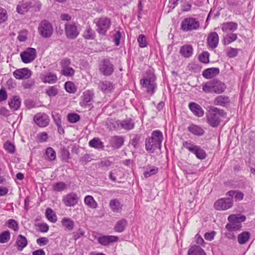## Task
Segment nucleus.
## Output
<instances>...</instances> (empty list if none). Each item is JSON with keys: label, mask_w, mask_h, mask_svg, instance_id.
Segmentation results:
<instances>
[{"label": "nucleus", "mask_w": 255, "mask_h": 255, "mask_svg": "<svg viewBox=\"0 0 255 255\" xmlns=\"http://www.w3.org/2000/svg\"><path fill=\"white\" fill-rule=\"evenodd\" d=\"M38 230L42 233H46L49 230V226L46 223H38Z\"/></svg>", "instance_id": "nucleus-61"}, {"label": "nucleus", "mask_w": 255, "mask_h": 255, "mask_svg": "<svg viewBox=\"0 0 255 255\" xmlns=\"http://www.w3.org/2000/svg\"><path fill=\"white\" fill-rule=\"evenodd\" d=\"M66 188V184L62 182L56 183L53 186V190L56 192H61Z\"/></svg>", "instance_id": "nucleus-55"}, {"label": "nucleus", "mask_w": 255, "mask_h": 255, "mask_svg": "<svg viewBox=\"0 0 255 255\" xmlns=\"http://www.w3.org/2000/svg\"><path fill=\"white\" fill-rule=\"evenodd\" d=\"M238 38V36L236 33H229L224 37L223 40L224 45H227L231 44V43L236 41Z\"/></svg>", "instance_id": "nucleus-38"}, {"label": "nucleus", "mask_w": 255, "mask_h": 255, "mask_svg": "<svg viewBox=\"0 0 255 255\" xmlns=\"http://www.w3.org/2000/svg\"><path fill=\"white\" fill-rule=\"evenodd\" d=\"M230 100L228 96L220 95L216 97L214 100V104L216 106H220L226 107L230 105Z\"/></svg>", "instance_id": "nucleus-21"}, {"label": "nucleus", "mask_w": 255, "mask_h": 255, "mask_svg": "<svg viewBox=\"0 0 255 255\" xmlns=\"http://www.w3.org/2000/svg\"><path fill=\"white\" fill-rule=\"evenodd\" d=\"M200 22L196 18L189 17L184 18L181 23V29L183 31L196 30L199 28Z\"/></svg>", "instance_id": "nucleus-7"}, {"label": "nucleus", "mask_w": 255, "mask_h": 255, "mask_svg": "<svg viewBox=\"0 0 255 255\" xmlns=\"http://www.w3.org/2000/svg\"><path fill=\"white\" fill-rule=\"evenodd\" d=\"M83 36L87 39H93L95 37V32L90 27L87 28L84 33Z\"/></svg>", "instance_id": "nucleus-51"}, {"label": "nucleus", "mask_w": 255, "mask_h": 255, "mask_svg": "<svg viewBox=\"0 0 255 255\" xmlns=\"http://www.w3.org/2000/svg\"><path fill=\"white\" fill-rule=\"evenodd\" d=\"M238 24L236 22L230 21L224 22L222 25V30L225 33L229 32H233L238 29Z\"/></svg>", "instance_id": "nucleus-24"}, {"label": "nucleus", "mask_w": 255, "mask_h": 255, "mask_svg": "<svg viewBox=\"0 0 255 255\" xmlns=\"http://www.w3.org/2000/svg\"><path fill=\"white\" fill-rule=\"evenodd\" d=\"M163 139V134L159 130L152 132L150 137L145 139V148L149 152L153 153L157 149H160Z\"/></svg>", "instance_id": "nucleus-1"}, {"label": "nucleus", "mask_w": 255, "mask_h": 255, "mask_svg": "<svg viewBox=\"0 0 255 255\" xmlns=\"http://www.w3.org/2000/svg\"><path fill=\"white\" fill-rule=\"evenodd\" d=\"M65 88L66 91L70 93H74L76 91L74 84L70 81L65 83Z\"/></svg>", "instance_id": "nucleus-49"}, {"label": "nucleus", "mask_w": 255, "mask_h": 255, "mask_svg": "<svg viewBox=\"0 0 255 255\" xmlns=\"http://www.w3.org/2000/svg\"><path fill=\"white\" fill-rule=\"evenodd\" d=\"M71 63V60L68 58H64L60 61L61 73L62 75L66 77H72L75 74V71L70 67Z\"/></svg>", "instance_id": "nucleus-11"}, {"label": "nucleus", "mask_w": 255, "mask_h": 255, "mask_svg": "<svg viewBox=\"0 0 255 255\" xmlns=\"http://www.w3.org/2000/svg\"><path fill=\"white\" fill-rule=\"evenodd\" d=\"M31 75V71L27 68L18 69L13 72L14 77L18 80L27 79Z\"/></svg>", "instance_id": "nucleus-17"}, {"label": "nucleus", "mask_w": 255, "mask_h": 255, "mask_svg": "<svg viewBox=\"0 0 255 255\" xmlns=\"http://www.w3.org/2000/svg\"><path fill=\"white\" fill-rule=\"evenodd\" d=\"M209 54L208 52L204 51L201 53L199 57V60L204 63H207L209 62Z\"/></svg>", "instance_id": "nucleus-57"}, {"label": "nucleus", "mask_w": 255, "mask_h": 255, "mask_svg": "<svg viewBox=\"0 0 255 255\" xmlns=\"http://www.w3.org/2000/svg\"><path fill=\"white\" fill-rule=\"evenodd\" d=\"M193 48L189 45H185L182 46L180 50L181 54L186 58L190 57L193 54Z\"/></svg>", "instance_id": "nucleus-35"}, {"label": "nucleus", "mask_w": 255, "mask_h": 255, "mask_svg": "<svg viewBox=\"0 0 255 255\" xmlns=\"http://www.w3.org/2000/svg\"><path fill=\"white\" fill-rule=\"evenodd\" d=\"M246 219L244 215H231L228 218L230 223L227 224L226 228L231 232L239 230L242 227L241 223L244 222Z\"/></svg>", "instance_id": "nucleus-4"}, {"label": "nucleus", "mask_w": 255, "mask_h": 255, "mask_svg": "<svg viewBox=\"0 0 255 255\" xmlns=\"http://www.w3.org/2000/svg\"><path fill=\"white\" fill-rule=\"evenodd\" d=\"M27 39V31L23 30L19 32L17 39L20 42L25 41Z\"/></svg>", "instance_id": "nucleus-64"}, {"label": "nucleus", "mask_w": 255, "mask_h": 255, "mask_svg": "<svg viewBox=\"0 0 255 255\" xmlns=\"http://www.w3.org/2000/svg\"><path fill=\"white\" fill-rule=\"evenodd\" d=\"M4 148L8 153L12 154L15 150V146L9 141H6L3 145Z\"/></svg>", "instance_id": "nucleus-46"}, {"label": "nucleus", "mask_w": 255, "mask_h": 255, "mask_svg": "<svg viewBox=\"0 0 255 255\" xmlns=\"http://www.w3.org/2000/svg\"><path fill=\"white\" fill-rule=\"evenodd\" d=\"M239 50V49L236 48L229 47L226 51L227 55L230 58L235 57L238 55Z\"/></svg>", "instance_id": "nucleus-50"}, {"label": "nucleus", "mask_w": 255, "mask_h": 255, "mask_svg": "<svg viewBox=\"0 0 255 255\" xmlns=\"http://www.w3.org/2000/svg\"><path fill=\"white\" fill-rule=\"evenodd\" d=\"M94 97V93L93 90H87L85 91L81 97L80 105L84 108L92 105V102Z\"/></svg>", "instance_id": "nucleus-15"}, {"label": "nucleus", "mask_w": 255, "mask_h": 255, "mask_svg": "<svg viewBox=\"0 0 255 255\" xmlns=\"http://www.w3.org/2000/svg\"><path fill=\"white\" fill-rule=\"evenodd\" d=\"M84 203L89 208L96 209L98 206L97 202L95 200L93 196L87 195L84 198Z\"/></svg>", "instance_id": "nucleus-37"}, {"label": "nucleus", "mask_w": 255, "mask_h": 255, "mask_svg": "<svg viewBox=\"0 0 255 255\" xmlns=\"http://www.w3.org/2000/svg\"><path fill=\"white\" fill-rule=\"evenodd\" d=\"M45 215L49 221L52 223H55L57 221V216L51 209L48 208L46 209Z\"/></svg>", "instance_id": "nucleus-43"}, {"label": "nucleus", "mask_w": 255, "mask_h": 255, "mask_svg": "<svg viewBox=\"0 0 255 255\" xmlns=\"http://www.w3.org/2000/svg\"><path fill=\"white\" fill-rule=\"evenodd\" d=\"M41 80L44 83L53 84L56 83L57 81V77L55 74L52 72H48L42 77Z\"/></svg>", "instance_id": "nucleus-29"}, {"label": "nucleus", "mask_w": 255, "mask_h": 255, "mask_svg": "<svg viewBox=\"0 0 255 255\" xmlns=\"http://www.w3.org/2000/svg\"><path fill=\"white\" fill-rule=\"evenodd\" d=\"M49 243V239L46 237H41L36 240V243L42 247L46 245Z\"/></svg>", "instance_id": "nucleus-62"}, {"label": "nucleus", "mask_w": 255, "mask_h": 255, "mask_svg": "<svg viewBox=\"0 0 255 255\" xmlns=\"http://www.w3.org/2000/svg\"><path fill=\"white\" fill-rule=\"evenodd\" d=\"M92 159L93 158L90 154H86L80 157L79 161L82 164H85L87 162L91 161Z\"/></svg>", "instance_id": "nucleus-59"}, {"label": "nucleus", "mask_w": 255, "mask_h": 255, "mask_svg": "<svg viewBox=\"0 0 255 255\" xmlns=\"http://www.w3.org/2000/svg\"><path fill=\"white\" fill-rule=\"evenodd\" d=\"M61 224L66 230L72 231L74 227V222L69 218L65 217L61 220Z\"/></svg>", "instance_id": "nucleus-36"}, {"label": "nucleus", "mask_w": 255, "mask_h": 255, "mask_svg": "<svg viewBox=\"0 0 255 255\" xmlns=\"http://www.w3.org/2000/svg\"><path fill=\"white\" fill-rule=\"evenodd\" d=\"M187 255H206V254L200 246L195 245L189 249Z\"/></svg>", "instance_id": "nucleus-31"}, {"label": "nucleus", "mask_w": 255, "mask_h": 255, "mask_svg": "<svg viewBox=\"0 0 255 255\" xmlns=\"http://www.w3.org/2000/svg\"><path fill=\"white\" fill-rule=\"evenodd\" d=\"M8 105L11 109L17 110L21 105V100L18 96H13L9 100Z\"/></svg>", "instance_id": "nucleus-26"}, {"label": "nucleus", "mask_w": 255, "mask_h": 255, "mask_svg": "<svg viewBox=\"0 0 255 255\" xmlns=\"http://www.w3.org/2000/svg\"><path fill=\"white\" fill-rule=\"evenodd\" d=\"M137 41L139 43V46L141 48H144L147 46V42L146 37L143 34H140L137 38Z\"/></svg>", "instance_id": "nucleus-56"}, {"label": "nucleus", "mask_w": 255, "mask_h": 255, "mask_svg": "<svg viewBox=\"0 0 255 255\" xmlns=\"http://www.w3.org/2000/svg\"><path fill=\"white\" fill-rule=\"evenodd\" d=\"M46 93L50 97H54L58 93V89L56 86H50L46 90Z\"/></svg>", "instance_id": "nucleus-53"}, {"label": "nucleus", "mask_w": 255, "mask_h": 255, "mask_svg": "<svg viewBox=\"0 0 255 255\" xmlns=\"http://www.w3.org/2000/svg\"><path fill=\"white\" fill-rule=\"evenodd\" d=\"M213 80L207 81L202 84L203 91L206 93H213Z\"/></svg>", "instance_id": "nucleus-44"}, {"label": "nucleus", "mask_w": 255, "mask_h": 255, "mask_svg": "<svg viewBox=\"0 0 255 255\" xmlns=\"http://www.w3.org/2000/svg\"><path fill=\"white\" fill-rule=\"evenodd\" d=\"M10 239V233L9 231H4L0 234V243H7Z\"/></svg>", "instance_id": "nucleus-48"}, {"label": "nucleus", "mask_w": 255, "mask_h": 255, "mask_svg": "<svg viewBox=\"0 0 255 255\" xmlns=\"http://www.w3.org/2000/svg\"><path fill=\"white\" fill-rule=\"evenodd\" d=\"M100 72L104 76H109L114 72V65L108 59H104L99 65Z\"/></svg>", "instance_id": "nucleus-14"}, {"label": "nucleus", "mask_w": 255, "mask_h": 255, "mask_svg": "<svg viewBox=\"0 0 255 255\" xmlns=\"http://www.w3.org/2000/svg\"><path fill=\"white\" fill-rule=\"evenodd\" d=\"M155 76L151 72L147 73L142 79L140 80V85L142 87L145 89L147 93L152 95L155 91L156 84L155 83Z\"/></svg>", "instance_id": "nucleus-3"}, {"label": "nucleus", "mask_w": 255, "mask_h": 255, "mask_svg": "<svg viewBox=\"0 0 255 255\" xmlns=\"http://www.w3.org/2000/svg\"><path fill=\"white\" fill-rule=\"evenodd\" d=\"M158 172V168L154 166L147 165L144 167L143 175L145 178H148L155 175Z\"/></svg>", "instance_id": "nucleus-30"}, {"label": "nucleus", "mask_w": 255, "mask_h": 255, "mask_svg": "<svg viewBox=\"0 0 255 255\" xmlns=\"http://www.w3.org/2000/svg\"><path fill=\"white\" fill-rule=\"evenodd\" d=\"M65 35L70 39H75L80 33L77 24L74 22H67L64 25Z\"/></svg>", "instance_id": "nucleus-10"}, {"label": "nucleus", "mask_w": 255, "mask_h": 255, "mask_svg": "<svg viewBox=\"0 0 255 255\" xmlns=\"http://www.w3.org/2000/svg\"><path fill=\"white\" fill-rule=\"evenodd\" d=\"M84 231L82 229L79 228L77 232L73 233V239L75 241H76L81 237L84 236Z\"/></svg>", "instance_id": "nucleus-60"}, {"label": "nucleus", "mask_w": 255, "mask_h": 255, "mask_svg": "<svg viewBox=\"0 0 255 255\" xmlns=\"http://www.w3.org/2000/svg\"><path fill=\"white\" fill-rule=\"evenodd\" d=\"M213 93L220 94L224 92L226 89L225 84L217 79L213 80Z\"/></svg>", "instance_id": "nucleus-22"}, {"label": "nucleus", "mask_w": 255, "mask_h": 255, "mask_svg": "<svg viewBox=\"0 0 255 255\" xmlns=\"http://www.w3.org/2000/svg\"><path fill=\"white\" fill-rule=\"evenodd\" d=\"M29 8H32L34 11H38L41 7V3L38 0H30L28 2Z\"/></svg>", "instance_id": "nucleus-45"}, {"label": "nucleus", "mask_w": 255, "mask_h": 255, "mask_svg": "<svg viewBox=\"0 0 255 255\" xmlns=\"http://www.w3.org/2000/svg\"><path fill=\"white\" fill-rule=\"evenodd\" d=\"M207 43L208 46L214 49L216 48L218 45L219 37L218 34L216 32H212L209 34L207 38Z\"/></svg>", "instance_id": "nucleus-19"}, {"label": "nucleus", "mask_w": 255, "mask_h": 255, "mask_svg": "<svg viewBox=\"0 0 255 255\" xmlns=\"http://www.w3.org/2000/svg\"><path fill=\"white\" fill-rule=\"evenodd\" d=\"M183 146L190 152L195 154L198 159H204L206 157L207 154L205 150L200 146L193 144L191 140L184 141Z\"/></svg>", "instance_id": "nucleus-5"}, {"label": "nucleus", "mask_w": 255, "mask_h": 255, "mask_svg": "<svg viewBox=\"0 0 255 255\" xmlns=\"http://www.w3.org/2000/svg\"><path fill=\"white\" fill-rule=\"evenodd\" d=\"M189 108L194 115L198 117H202L204 114L202 108L198 104L194 102L189 103Z\"/></svg>", "instance_id": "nucleus-23"}, {"label": "nucleus", "mask_w": 255, "mask_h": 255, "mask_svg": "<svg viewBox=\"0 0 255 255\" xmlns=\"http://www.w3.org/2000/svg\"><path fill=\"white\" fill-rule=\"evenodd\" d=\"M7 18V13L6 10L0 7V23L4 22Z\"/></svg>", "instance_id": "nucleus-58"}, {"label": "nucleus", "mask_w": 255, "mask_h": 255, "mask_svg": "<svg viewBox=\"0 0 255 255\" xmlns=\"http://www.w3.org/2000/svg\"><path fill=\"white\" fill-rule=\"evenodd\" d=\"M22 61L24 63L32 62L36 57V50L34 48L29 47L20 54Z\"/></svg>", "instance_id": "nucleus-13"}, {"label": "nucleus", "mask_w": 255, "mask_h": 255, "mask_svg": "<svg viewBox=\"0 0 255 255\" xmlns=\"http://www.w3.org/2000/svg\"><path fill=\"white\" fill-rule=\"evenodd\" d=\"M98 88L104 93H109L113 89V86L110 81H101L99 83Z\"/></svg>", "instance_id": "nucleus-32"}, {"label": "nucleus", "mask_w": 255, "mask_h": 255, "mask_svg": "<svg viewBox=\"0 0 255 255\" xmlns=\"http://www.w3.org/2000/svg\"><path fill=\"white\" fill-rule=\"evenodd\" d=\"M114 41L117 46H119L120 43L121 37V32L119 31H116L113 34Z\"/></svg>", "instance_id": "nucleus-63"}, {"label": "nucleus", "mask_w": 255, "mask_h": 255, "mask_svg": "<svg viewBox=\"0 0 255 255\" xmlns=\"http://www.w3.org/2000/svg\"><path fill=\"white\" fill-rule=\"evenodd\" d=\"M68 121L71 123H76L80 119V116L77 114L70 113L67 115Z\"/></svg>", "instance_id": "nucleus-47"}, {"label": "nucleus", "mask_w": 255, "mask_h": 255, "mask_svg": "<svg viewBox=\"0 0 255 255\" xmlns=\"http://www.w3.org/2000/svg\"><path fill=\"white\" fill-rule=\"evenodd\" d=\"M219 72L218 68H210L204 70L202 75L204 78L209 79L217 75Z\"/></svg>", "instance_id": "nucleus-27"}, {"label": "nucleus", "mask_w": 255, "mask_h": 255, "mask_svg": "<svg viewBox=\"0 0 255 255\" xmlns=\"http://www.w3.org/2000/svg\"><path fill=\"white\" fill-rule=\"evenodd\" d=\"M63 201L66 206H74L77 204L78 197L76 194L72 192L64 197Z\"/></svg>", "instance_id": "nucleus-18"}, {"label": "nucleus", "mask_w": 255, "mask_h": 255, "mask_svg": "<svg viewBox=\"0 0 255 255\" xmlns=\"http://www.w3.org/2000/svg\"><path fill=\"white\" fill-rule=\"evenodd\" d=\"M89 146L95 148L100 149L104 147L103 143L98 138H94L89 142Z\"/></svg>", "instance_id": "nucleus-41"}, {"label": "nucleus", "mask_w": 255, "mask_h": 255, "mask_svg": "<svg viewBox=\"0 0 255 255\" xmlns=\"http://www.w3.org/2000/svg\"><path fill=\"white\" fill-rule=\"evenodd\" d=\"M27 240L24 236L22 235H19L17 236L16 245L19 251H22L27 245Z\"/></svg>", "instance_id": "nucleus-33"}, {"label": "nucleus", "mask_w": 255, "mask_h": 255, "mask_svg": "<svg viewBox=\"0 0 255 255\" xmlns=\"http://www.w3.org/2000/svg\"><path fill=\"white\" fill-rule=\"evenodd\" d=\"M124 139L120 136H115L111 139V143L113 146L116 148L121 147L124 144Z\"/></svg>", "instance_id": "nucleus-39"}, {"label": "nucleus", "mask_w": 255, "mask_h": 255, "mask_svg": "<svg viewBox=\"0 0 255 255\" xmlns=\"http://www.w3.org/2000/svg\"><path fill=\"white\" fill-rule=\"evenodd\" d=\"M33 120L34 122L40 127H46L49 123L50 120L47 115L45 113H37L34 116Z\"/></svg>", "instance_id": "nucleus-16"}, {"label": "nucleus", "mask_w": 255, "mask_h": 255, "mask_svg": "<svg viewBox=\"0 0 255 255\" xmlns=\"http://www.w3.org/2000/svg\"><path fill=\"white\" fill-rule=\"evenodd\" d=\"M118 237L114 236H102L97 238V240L101 245L103 246H108L111 243L116 242Z\"/></svg>", "instance_id": "nucleus-20"}, {"label": "nucleus", "mask_w": 255, "mask_h": 255, "mask_svg": "<svg viewBox=\"0 0 255 255\" xmlns=\"http://www.w3.org/2000/svg\"><path fill=\"white\" fill-rule=\"evenodd\" d=\"M109 206L113 212L120 213L123 209V204L118 199H112L110 201Z\"/></svg>", "instance_id": "nucleus-25"}, {"label": "nucleus", "mask_w": 255, "mask_h": 255, "mask_svg": "<svg viewBox=\"0 0 255 255\" xmlns=\"http://www.w3.org/2000/svg\"><path fill=\"white\" fill-rule=\"evenodd\" d=\"M97 26V32L103 35H105L109 29L111 22L109 18L102 17L95 20L94 22Z\"/></svg>", "instance_id": "nucleus-9"}, {"label": "nucleus", "mask_w": 255, "mask_h": 255, "mask_svg": "<svg viewBox=\"0 0 255 255\" xmlns=\"http://www.w3.org/2000/svg\"><path fill=\"white\" fill-rule=\"evenodd\" d=\"M233 205L232 198H222L217 200L214 204L215 210L218 211H225L231 208Z\"/></svg>", "instance_id": "nucleus-12"}, {"label": "nucleus", "mask_w": 255, "mask_h": 255, "mask_svg": "<svg viewBox=\"0 0 255 255\" xmlns=\"http://www.w3.org/2000/svg\"><path fill=\"white\" fill-rule=\"evenodd\" d=\"M226 114L224 110L212 107L207 115V122L211 127H217L220 123V118L225 117Z\"/></svg>", "instance_id": "nucleus-2"}, {"label": "nucleus", "mask_w": 255, "mask_h": 255, "mask_svg": "<svg viewBox=\"0 0 255 255\" xmlns=\"http://www.w3.org/2000/svg\"><path fill=\"white\" fill-rule=\"evenodd\" d=\"M188 130L192 134L201 136L204 134V131L203 128L199 126L192 124L188 127Z\"/></svg>", "instance_id": "nucleus-34"}, {"label": "nucleus", "mask_w": 255, "mask_h": 255, "mask_svg": "<svg viewBox=\"0 0 255 255\" xmlns=\"http://www.w3.org/2000/svg\"><path fill=\"white\" fill-rule=\"evenodd\" d=\"M251 234L248 231H244L239 234L237 237V241L240 245H245L250 240Z\"/></svg>", "instance_id": "nucleus-28"}, {"label": "nucleus", "mask_w": 255, "mask_h": 255, "mask_svg": "<svg viewBox=\"0 0 255 255\" xmlns=\"http://www.w3.org/2000/svg\"><path fill=\"white\" fill-rule=\"evenodd\" d=\"M38 32L42 37L44 38H49L53 33V26L48 20H42L39 24Z\"/></svg>", "instance_id": "nucleus-6"}, {"label": "nucleus", "mask_w": 255, "mask_h": 255, "mask_svg": "<svg viewBox=\"0 0 255 255\" xmlns=\"http://www.w3.org/2000/svg\"><path fill=\"white\" fill-rule=\"evenodd\" d=\"M6 224L9 228L11 229L14 231H17L18 230V223L13 219L8 220L6 222Z\"/></svg>", "instance_id": "nucleus-54"}, {"label": "nucleus", "mask_w": 255, "mask_h": 255, "mask_svg": "<svg viewBox=\"0 0 255 255\" xmlns=\"http://www.w3.org/2000/svg\"><path fill=\"white\" fill-rule=\"evenodd\" d=\"M127 225V221L125 219L119 220L116 223L114 229L116 232L121 233L123 232Z\"/></svg>", "instance_id": "nucleus-40"}, {"label": "nucleus", "mask_w": 255, "mask_h": 255, "mask_svg": "<svg viewBox=\"0 0 255 255\" xmlns=\"http://www.w3.org/2000/svg\"><path fill=\"white\" fill-rule=\"evenodd\" d=\"M29 9L28 2L20 3L17 5L16 7L17 12L20 14H23Z\"/></svg>", "instance_id": "nucleus-42"}, {"label": "nucleus", "mask_w": 255, "mask_h": 255, "mask_svg": "<svg viewBox=\"0 0 255 255\" xmlns=\"http://www.w3.org/2000/svg\"><path fill=\"white\" fill-rule=\"evenodd\" d=\"M112 124V127L108 126L110 130L124 129L129 130L133 128L134 127V123L131 119H127L122 121L118 120Z\"/></svg>", "instance_id": "nucleus-8"}, {"label": "nucleus", "mask_w": 255, "mask_h": 255, "mask_svg": "<svg viewBox=\"0 0 255 255\" xmlns=\"http://www.w3.org/2000/svg\"><path fill=\"white\" fill-rule=\"evenodd\" d=\"M46 155L50 160H53L56 158V152L51 147H48L46 150Z\"/></svg>", "instance_id": "nucleus-52"}]
</instances>
